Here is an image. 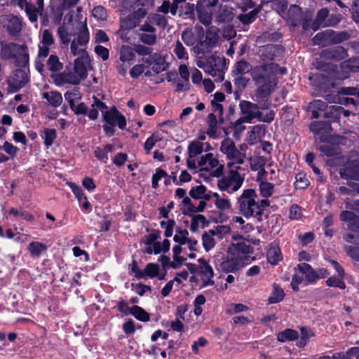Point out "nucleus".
Wrapping results in <instances>:
<instances>
[{"label": "nucleus", "instance_id": "obj_1", "mask_svg": "<svg viewBox=\"0 0 359 359\" xmlns=\"http://www.w3.org/2000/svg\"><path fill=\"white\" fill-rule=\"evenodd\" d=\"M226 155L229 162L228 177H226V191L232 194L238 190L243 182V177L238 172L239 165L243 162V155L236 149L232 141L226 139Z\"/></svg>", "mask_w": 359, "mask_h": 359}, {"label": "nucleus", "instance_id": "obj_2", "mask_svg": "<svg viewBox=\"0 0 359 359\" xmlns=\"http://www.w3.org/2000/svg\"><path fill=\"white\" fill-rule=\"evenodd\" d=\"M238 200L240 211L245 217H254L258 222L263 220V208L269 206L268 200L259 201L252 189L244 190Z\"/></svg>", "mask_w": 359, "mask_h": 359}, {"label": "nucleus", "instance_id": "obj_3", "mask_svg": "<svg viewBox=\"0 0 359 359\" xmlns=\"http://www.w3.org/2000/svg\"><path fill=\"white\" fill-rule=\"evenodd\" d=\"M1 56L4 60H13L17 67L29 70V54L26 44H19L15 42L1 43Z\"/></svg>", "mask_w": 359, "mask_h": 359}, {"label": "nucleus", "instance_id": "obj_4", "mask_svg": "<svg viewBox=\"0 0 359 359\" xmlns=\"http://www.w3.org/2000/svg\"><path fill=\"white\" fill-rule=\"evenodd\" d=\"M217 8L219 11V21L224 22V9L222 10L219 0H199L196 6L198 20L204 25H209Z\"/></svg>", "mask_w": 359, "mask_h": 359}, {"label": "nucleus", "instance_id": "obj_5", "mask_svg": "<svg viewBox=\"0 0 359 359\" xmlns=\"http://www.w3.org/2000/svg\"><path fill=\"white\" fill-rule=\"evenodd\" d=\"M242 111L241 122L251 123L252 120L257 118L259 121L269 123L274 118V113L272 111L267 112L265 115L259 111V109H264L268 107L267 104L264 103L260 107L248 101H242L240 103Z\"/></svg>", "mask_w": 359, "mask_h": 359}, {"label": "nucleus", "instance_id": "obj_6", "mask_svg": "<svg viewBox=\"0 0 359 359\" xmlns=\"http://www.w3.org/2000/svg\"><path fill=\"white\" fill-rule=\"evenodd\" d=\"M226 260V272L238 270L245 265L250 264L251 259L243 250V245L238 243L229 248Z\"/></svg>", "mask_w": 359, "mask_h": 359}, {"label": "nucleus", "instance_id": "obj_7", "mask_svg": "<svg viewBox=\"0 0 359 359\" xmlns=\"http://www.w3.org/2000/svg\"><path fill=\"white\" fill-rule=\"evenodd\" d=\"M219 29L211 26L208 27L205 33V40H203L204 36V32L203 28L198 31V38L200 41L197 43L194 47V52L199 55H204L205 53H210L212 48L215 47L217 44L219 39Z\"/></svg>", "mask_w": 359, "mask_h": 359}, {"label": "nucleus", "instance_id": "obj_8", "mask_svg": "<svg viewBox=\"0 0 359 359\" xmlns=\"http://www.w3.org/2000/svg\"><path fill=\"white\" fill-rule=\"evenodd\" d=\"M103 120L105 123L103 125V130L107 137H112L115 133V126L123 130L126 126V117L114 106L109 110L103 113Z\"/></svg>", "mask_w": 359, "mask_h": 359}, {"label": "nucleus", "instance_id": "obj_9", "mask_svg": "<svg viewBox=\"0 0 359 359\" xmlns=\"http://www.w3.org/2000/svg\"><path fill=\"white\" fill-rule=\"evenodd\" d=\"M350 34L347 32H335L332 29H326L317 33L313 38L315 45L326 46L337 44L348 40Z\"/></svg>", "mask_w": 359, "mask_h": 359}, {"label": "nucleus", "instance_id": "obj_10", "mask_svg": "<svg viewBox=\"0 0 359 359\" xmlns=\"http://www.w3.org/2000/svg\"><path fill=\"white\" fill-rule=\"evenodd\" d=\"M30 81L29 70L18 67L13 70L7 79L8 93H14L24 88Z\"/></svg>", "mask_w": 359, "mask_h": 359}, {"label": "nucleus", "instance_id": "obj_11", "mask_svg": "<svg viewBox=\"0 0 359 359\" xmlns=\"http://www.w3.org/2000/svg\"><path fill=\"white\" fill-rule=\"evenodd\" d=\"M257 85L256 95L259 97H265L273 92L277 85V80L274 74H266V72L260 74L255 78Z\"/></svg>", "mask_w": 359, "mask_h": 359}, {"label": "nucleus", "instance_id": "obj_12", "mask_svg": "<svg viewBox=\"0 0 359 359\" xmlns=\"http://www.w3.org/2000/svg\"><path fill=\"white\" fill-rule=\"evenodd\" d=\"M70 49L73 55L75 56L80 55V56H79L74 60V70L75 74L84 79L87 76V69L86 67V63L90 60L88 53L86 49L77 48L75 41H72L71 42Z\"/></svg>", "mask_w": 359, "mask_h": 359}, {"label": "nucleus", "instance_id": "obj_13", "mask_svg": "<svg viewBox=\"0 0 359 359\" xmlns=\"http://www.w3.org/2000/svg\"><path fill=\"white\" fill-rule=\"evenodd\" d=\"M22 29L21 19L14 15H11L8 20L6 31L12 36H18Z\"/></svg>", "mask_w": 359, "mask_h": 359}, {"label": "nucleus", "instance_id": "obj_14", "mask_svg": "<svg viewBox=\"0 0 359 359\" xmlns=\"http://www.w3.org/2000/svg\"><path fill=\"white\" fill-rule=\"evenodd\" d=\"M340 219L348 222V229L352 231H357L359 228V217L353 212L342 211Z\"/></svg>", "mask_w": 359, "mask_h": 359}, {"label": "nucleus", "instance_id": "obj_15", "mask_svg": "<svg viewBox=\"0 0 359 359\" xmlns=\"http://www.w3.org/2000/svg\"><path fill=\"white\" fill-rule=\"evenodd\" d=\"M322 55L327 59L340 60L347 57V52L344 47L337 46L323 50Z\"/></svg>", "mask_w": 359, "mask_h": 359}, {"label": "nucleus", "instance_id": "obj_16", "mask_svg": "<svg viewBox=\"0 0 359 359\" xmlns=\"http://www.w3.org/2000/svg\"><path fill=\"white\" fill-rule=\"evenodd\" d=\"M341 177L359 181V161H354L340 170Z\"/></svg>", "mask_w": 359, "mask_h": 359}, {"label": "nucleus", "instance_id": "obj_17", "mask_svg": "<svg viewBox=\"0 0 359 359\" xmlns=\"http://www.w3.org/2000/svg\"><path fill=\"white\" fill-rule=\"evenodd\" d=\"M198 273L206 278V279L203 278L202 287L214 285V281L212 280L214 272L212 266L210 264L199 266Z\"/></svg>", "mask_w": 359, "mask_h": 359}, {"label": "nucleus", "instance_id": "obj_18", "mask_svg": "<svg viewBox=\"0 0 359 359\" xmlns=\"http://www.w3.org/2000/svg\"><path fill=\"white\" fill-rule=\"evenodd\" d=\"M295 270H298L299 273L305 275L306 278L310 282L316 281V271L308 264H299Z\"/></svg>", "mask_w": 359, "mask_h": 359}, {"label": "nucleus", "instance_id": "obj_19", "mask_svg": "<svg viewBox=\"0 0 359 359\" xmlns=\"http://www.w3.org/2000/svg\"><path fill=\"white\" fill-rule=\"evenodd\" d=\"M42 98L46 100L53 107H59L62 102V96L57 91L43 92L42 93Z\"/></svg>", "mask_w": 359, "mask_h": 359}, {"label": "nucleus", "instance_id": "obj_20", "mask_svg": "<svg viewBox=\"0 0 359 359\" xmlns=\"http://www.w3.org/2000/svg\"><path fill=\"white\" fill-rule=\"evenodd\" d=\"M260 57L264 62L271 61L274 59L278 52V47L274 45L263 46L260 50Z\"/></svg>", "mask_w": 359, "mask_h": 359}, {"label": "nucleus", "instance_id": "obj_21", "mask_svg": "<svg viewBox=\"0 0 359 359\" xmlns=\"http://www.w3.org/2000/svg\"><path fill=\"white\" fill-rule=\"evenodd\" d=\"M130 312V315L140 322L147 323L150 320V314L140 306L133 305Z\"/></svg>", "mask_w": 359, "mask_h": 359}, {"label": "nucleus", "instance_id": "obj_22", "mask_svg": "<svg viewBox=\"0 0 359 359\" xmlns=\"http://www.w3.org/2000/svg\"><path fill=\"white\" fill-rule=\"evenodd\" d=\"M120 60L122 62H130L135 60V50L128 45H123L120 48Z\"/></svg>", "mask_w": 359, "mask_h": 359}, {"label": "nucleus", "instance_id": "obj_23", "mask_svg": "<svg viewBox=\"0 0 359 359\" xmlns=\"http://www.w3.org/2000/svg\"><path fill=\"white\" fill-rule=\"evenodd\" d=\"M310 130L316 135L327 133L331 130V126L327 121H315L311 123Z\"/></svg>", "mask_w": 359, "mask_h": 359}, {"label": "nucleus", "instance_id": "obj_24", "mask_svg": "<svg viewBox=\"0 0 359 359\" xmlns=\"http://www.w3.org/2000/svg\"><path fill=\"white\" fill-rule=\"evenodd\" d=\"M318 149L322 154L329 157H339L341 154L340 148L337 145L325 144L320 146Z\"/></svg>", "mask_w": 359, "mask_h": 359}, {"label": "nucleus", "instance_id": "obj_25", "mask_svg": "<svg viewBox=\"0 0 359 359\" xmlns=\"http://www.w3.org/2000/svg\"><path fill=\"white\" fill-rule=\"evenodd\" d=\"M327 107V103L320 100H315L309 104V108L311 110L312 116L315 118L319 117V111H324Z\"/></svg>", "mask_w": 359, "mask_h": 359}, {"label": "nucleus", "instance_id": "obj_26", "mask_svg": "<svg viewBox=\"0 0 359 359\" xmlns=\"http://www.w3.org/2000/svg\"><path fill=\"white\" fill-rule=\"evenodd\" d=\"M282 259L281 252L277 245L271 246L267 252V259L272 264H276Z\"/></svg>", "mask_w": 359, "mask_h": 359}, {"label": "nucleus", "instance_id": "obj_27", "mask_svg": "<svg viewBox=\"0 0 359 359\" xmlns=\"http://www.w3.org/2000/svg\"><path fill=\"white\" fill-rule=\"evenodd\" d=\"M90 39V34L86 26V24H84L82 26V29L78 33V36L76 39L74 41H76V48H78V46H86Z\"/></svg>", "mask_w": 359, "mask_h": 359}, {"label": "nucleus", "instance_id": "obj_28", "mask_svg": "<svg viewBox=\"0 0 359 359\" xmlns=\"http://www.w3.org/2000/svg\"><path fill=\"white\" fill-rule=\"evenodd\" d=\"M207 121H208V126L207 134L209 137L215 138L216 132H217V123H218L216 115L214 113H210L208 116Z\"/></svg>", "mask_w": 359, "mask_h": 359}, {"label": "nucleus", "instance_id": "obj_29", "mask_svg": "<svg viewBox=\"0 0 359 359\" xmlns=\"http://www.w3.org/2000/svg\"><path fill=\"white\" fill-rule=\"evenodd\" d=\"M47 67L50 72H57L63 69V64L56 55H50L47 60Z\"/></svg>", "mask_w": 359, "mask_h": 359}, {"label": "nucleus", "instance_id": "obj_30", "mask_svg": "<svg viewBox=\"0 0 359 359\" xmlns=\"http://www.w3.org/2000/svg\"><path fill=\"white\" fill-rule=\"evenodd\" d=\"M47 250L44 243L39 241H32L29 244L28 250L32 256L39 257L43 252Z\"/></svg>", "mask_w": 359, "mask_h": 359}, {"label": "nucleus", "instance_id": "obj_31", "mask_svg": "<svg viewBox=\"0 0 359 359\" xmlns=\"http://www.w3.org/2000/svg\"><path fill=\"white\" fill-rule=\"evenodd\" d=\"M43 135L42 136L43 139L44 145L49 148L51 147L57 138V132L55 129L50 128H45L43 130Z\"/></svg>", "mask_w": 359, "mask_h": 359}, {"label": "nucleus", "instance_id": "obj_32", "mask_svg": "<svg viewBox=\"0 0 359 359\" xmlns=\"http://www.w3.org/2000/svg\"><path fill=\"white\" fill-rule=\"evenodd\" d=\"M160 267L156 263H148L143 271L144 278L149 277L150 278H156L158 276Z\"/></svg>", "mask_w": 359, "mask_h": 359}, {"label": "nucleus", "instance_id": "obj_33", "mask_svg": "<svg viewBox=\"0 0 359 359\" xmlns=\"http://www.w3.org/2000/svg\"><path fill=\"white\" fill-rule=\"evenodd\" d=\"M209 232L211 235H209L206 232L202 235L203 246L206 252H209L212 250L215 245V242L212 238V236L215 235V231L214 230H210Z\"/></svg>", "mask_w": 359, "mask_h": 359}, {"label": "nucleus", "instance_id": "obj_34", "mask_svg": "<svg viewBox=\"0 0 359 359\" xmlns=\"http://www.w3.org/2000/svg\"><path fill=\"white\" fill-rule=\"evenodd\" d=\"M25 10L29 20L32 22H36L38 19V14L42 15L43 13V11H41L40 9H39L32 3L27 4Z\"/></svg>", "mask_w": 359, "mask_h": 359}, {"label": "nucleus", "instance_id": "obj_35", "mask_svg": "<svg viewBox=\"0 0 359 359\" xmlns=\"http://www.w3.org/2000/svg\"><path fill=\"white\" fill-rule=\"evenodd\" d=\"M154 65L152 66V71L158 74L163 71H165L168 67V64L165 60L160 54L158 55L156 60H154Z\"/></svg>", "mask_w": 359, "mask_h": 359}, {"label": "nucleus", "instance_id": "obj_36", "mask_svg": "<svg viewBox=\"0 0 359 359\" xmlns=\"http://www.w3.org/2000/svg\"><path fill=\"white\" fill-rule=\"evenodd\" d=\"M298 332L292 329H286L278 334V340L281 342L292 341L297 339Z\"/></svg>", "mask_w": 359, "mask_h": 359}, {"label": "nucleus", "instance_id": "obj_37", "mask_svg": "<svg viewBox=\"0 0 359 359\" xmlns=\"http://www.w3.org/2000/svg\"><path fill=\"white\" fill-rule=\"evenodd\" d=\"M285 296L283 290L278 285H273V290L269 298V304H276L280 302Z\"/></svg>", "mask_w": 359, "mask_h": 359}, {"label": "nucleus", "instance_id": "obj_38", "mask_svg": "<svg viewBox=\"0 0 359 359\" xmlns=\"http://www.w3.org/2000/svg\"><path fill=\"white\" fill-rule=\"evenodd\" d=\"M182 39L187 46H194L200 41L198 34L196 36L191 31H184L182 34Z\"/></svg>", "mask_w": 359, "mask_h": 359}, {"label": "nucleus", "instance_id": "obj_39", "mask_svg": "<svg viewBox=\"0 0 359 359\" xmlns=\"http://www.w3.org/2000/svg\"><path fill=\"white\" fill-rule=\"evenodd\" d=\"M203 151V144L200 142L192 141L188 147V152L190 158L201 154Z\"/></svg>", "mask_w": 359, "mask_h": 359}, {"label": "nucleus", "instance_id": "obj_40", "mask_svg": "<svg viewBox=\"0 0 359 359\" xmlns=\"http://www.w3.org/2000/svg\"><path fill=\"white\" fill-rule=\"evenodd\" d=\"M272 7L276 10L282 17L287 9L288 2L286 0H273L271 1Z\"/></svg>", "mask_w": 359, "mask_h": 359}, {"label": "nucleus", "instance_id": "obj_41", "mask_svg": "<svg viewBox=\"0 0 359 359\" xmlns=\"http://www.w3.org/2000/svg\"><path fill=\"white\" fill-rule=\"evenodd\" d=\"M274 186L273 184L266 181L259 182V190L262 196L264 198L271 196L273 191Z\"/></svg>", "mask_w": 359, "mask_h": 359}, {"label": "nucleus", "instance_id": "obj_42", "mask_svg": "<svg viewBox=\"0 0 359 359\" xmlns=\"http://www.w3.org/2000/svg\"><path fill=\"white\" fill-rule=\"evenodd\" d=\"M259 11V9L255 8L248 13L240 14L238 18L240 20V21H241L243 24L248 25L255 20L256 15L258 14Z\"/></svg>", "mask_w": 359, "mask_h": 359}, {"label": "nucleus", "instance_id": "obj_43", "mask_svg": "<svg viewBox=\"0 0 359 359\" xmlns=\"http://www.w3.org/2000/svg\"><path fill=\"white\" fill-rule=\"evenodd\" d=\"M207 191L206 187L201 184L192 187L189 191V196L194 199H201L203 194Z\"/></svg>", "mask_w": 359, "mask_h": 359}, {"label": "nucleus", "instance_id": "obj_44", "mask_svg": "<svg viewBox=\"0 0 359 359\" xmlns=\"http://www.w3.org/2000/svg\"><path fill=\"white\" fill-rule=\"evenodd\" d=\"M326 285L329 287H336L342 290L346 288V284L343 278H341L339 276H331L328 278L326 280Z\"/></svg>", "mask_w": 359, "mask_h": 359}, {"label": "nucleus", "instance_id": "obj_45", "mask_svg": "<svg viewBox=\"0 0 359 359\" xmlns=\"http://www.w3.org/2000/svg\"><path fill=\"white\" fill-rule=\"evenodd\" d=\"M294 183L295 188L297 189H303L306 188L309 184V181L304 173H298L295 177Z\"/></svg>", "mask_w": 359, "mask_h": 359}, {"label": "nucleus", "instance_id": "obj_46", "mask_svg": "<svg viewBox=\"0 0 359 359\" xmlns=\"http://www.w3.org/2000/svg\"><path fill=\"white\" fill-rule=\"evenodd\" d=\"M156 34L155 33H140L139 34V39L144 44L151 46L156 42Z\"/></svg>", "mask_w": 359, "mask_h": 359}, {"label": "nucleus", "instance_id": "obj_47", "mask_svg": "<svg viewBox=\"0 0 359 359\" xmlns=\"http://www.w3.org/2000/svg\"><path fill=\"white\" fill-rule=\"evenodd\" d=\"M69 187L79 202H82L83 199H86V196L80 186L76 185L73 182H70L69 183Z\"/></svg>", "mask_w": 359, "mask_h": 359}, {"label": "nucleus", "instance_id": "obj_48", "mask_svg": "<svg viewBox=\"0 0 359 359\" xmlns=\"http://www.w3.org/2000/svg\"><path fill=\"white\" fill-rule=\"evenodd\" d=\"M174 53L176 55V56L177 57L178 59H186L187 60L189 56H188V53L185 49V48L184 47V46L182 45V43L180 41H177L176 42V44H175V48H174Z\"/></svg>", "mask_w": 359, "mask_h": 359}, {"label": "nucleus", "instance_id": "obj_49", "mask_svg": "<svg viewBox=\"0 0 359 359\" xmlns=\"http://www.w3.org/2000/svg\"><path fill=\"white\" fill-rule=\"evenodd\" d=\"M250 70V65L245 61H240L235 66L233 72L236 74H244Z\"/></svg>", "mask_w": 359, "mask_h": 359}, {"label": "nucleus", "instance_id": "obj_50", "mask_svg": "<svg viewBox=\"0 0 359 359\" xmlns=\"http://www.w3.org/2000/svg\"><path fill=\"white\" fill-rule=\"evenodd\" d=\"M0 150H4L11 157H15L18 151V148L8 142H5L3 146H0Z\"/></svg>", "mask_w": 359, "mask_h": 359}, {"label": "nucleus", "instance_id": "obj_51", "mask_svg": "<svg viewBox=\"0 0 359 359\" xmlns=\"http://www.w3.org/2000/svg\"><path fill=\"white\" fill-rule=\"evenodd\" d=\"M265 128L264 126L257 125L252 128L251 130L250 137L256 140L257 138H261L265 135Z\"/></svg>", "mask_w": 359, "mask_h": 359}, {"label": "nucleus", "instance_id": "obj_52", "mask_svg": "<svg viewBox=\"0 0 359 359\" xmlns=\"http://www.w3.org/2000/svg\"><path fill=\"white\" fill-rule=\"evenodd\" d=\"M248 310V307L243 304H230L226 312L233 314Z\"/></svg>", "mask_w": 359, "mask_h": 359}, {"label": "nucleus", "instance_id": "obj_53", "mask_svg": "<svg viewBox=\"0 0 359 359\" xmlns=\"http://www.w3.org/2000/svg\"><path fill=\"white\" fill-rule=\"evenodd\" d=\"M212 110L214 113L219 114V123H223L224 118L223 116V106L222 104L216 102L215 101H211Z\"/></svg>", "mask_w": 359, "mask_h": 359}, {"label": "nucleus", "instance_id": "obj_54", "mask_svg": "<svg viewBox=\"0 0 359 359\" xmlns=\"http://www.w3.org/2000/svg\"><path fill=\"white\" fill-rule=\"evenodd\" d=\"M93 15L98 20H105L107 16V10L102 6H97L93 9Z\"/></svg>", "mask_w": 359, "mask_h": 359}, {"label": "nucleus", "instance_id": "obj_55", "mask_svg": "<svg viewBox=\"0 0 359 359\" xmlns=\"http://www.w3.org/2000/svg\"><path fill=\"white\" fill-rule=\"evenodd\" d=\"M160 231L158 230H153L151 233L144 236V243L147 245H151L156 242V241L160 238Z\"/></svg>", "mask_w": 359, "mask_h": 359}, {"label": "nucleus", "instance_id": "obj_56", "mask_svg": "<svg viewBox=\"0 0 359 359\" xmlns=\"http://www.w3.org/2000/svg\"><path fill=\"white\" fill-rule=\"evenodd\" d=\"M95 53L98 57H101L103 61H106L109 59V51L108 48L101 45H97L95 47Z\"/></svg>", "mask_w": 359, "mask_h": 359}, {"label": "nucleus", "instance_id": "obj_57", "mask_svg": "<svg viewBox=\"0 0 359 359\" xmlns=\"http://www.w3.org/2000/svg\"><path fill=\"white\" fill-rule=\"evenodd\" d=\"M152 21L162 29H165L168 25L167 18L164 15L160 14H154L152 16Z\"/></svg>", "mask_w": 359, "mask_h": 359}, {"label": "nucleus", "instance_id": "obj_58", "mask_svg": "<svg viewBox=\"0 0 359 359\" xmlns=\"http://www.w3.org/2000/svg\"><path fill=\"white\" fill-rule=\"evenodd\" d=\"M128 155L125 153H118L114 156L112 158V162L118 167H121L125 164V163L128 161Z\"/></svg>", "mask_w": 359, "mask_h": 359}, {"label": "nucleus", "instance_id": "obj_59", "mask_svg": "<svg viewBox=\"0 0 359 359\" xmlns=\"http://www.w3.org/2000/svg\"><path fill=\"white\" fill-rule=\"evenodd\" d=\"M57 34L60 39L61 43L65 45H68L71 39L68 32L64 27H59L57 29Z\"/></svg>", "mask_w": 359, "mask_h": 359}, {"label": "nucleus", "instance_id": "obj_60", "mask_svg": "<svg viewBox=\"0 0 359 359\" xmlns=\"http://www.w3.org/2000/svg\"><path fill=\"white\" fill-rule=\"evenodd\" d=\"M76 115L86 116L88 112V107L84 102H80L77 105L75 104L72 108H70Z\"/></svg>", "mask_w": 359, "mask_h": 359}, {"label": "nucleus", "instance_id": "obj_61", "mask_svg": "<svg viewBox=\"0 0 359 359\" xmlns=\"http://www.w3.org/2000/svg\"><path fill=\"white\" fill-rule=\"evenodd\" d=\"M135 53H137L139 55L146 56L149 55L152 53L153 48L147 47L144 45L136 44L134 46Z\"/></svg>", "mask_w": 359, "mask_h": 359}, {"label": "nucleus", "instance_id": "obj_62", "mask_svg": "<svg viewBox=\"0 0 359 359\" xmlns=\"http://www.w3.org/2000/svg\"><path fill=\"white\" fill-rule=\"evenodd\" d=\"M344 250L351 258L359 262V248L346 245Z\"/></svg>", "mask_w": 359, "mask_h": 359}, {"label": "nucleus", "instance_id": "obj_63", "mask_svg": "<svg viewBox=\"0 0 359 359\" xmlns=\"http://www.w3.org/2000/svg\"><path fill=\"white\" fill-rule=\"evenodd\" d=\"M123 330L126 334L130 335L135 332V324L133 319H128L123 325Z\"/></svg>", "mask_w": 359, "mask_h": 359}, {"label": "nucleus", "instance_id": "obj_64", "mask_svg": "<svg viewBox=\"0 0 359 359\" xmlns=\"http://www.w3.org/2000/svg\"><path fill=\"white\" fill-rule=\"evenodd\" d=\"M144 65H135L130 69V75L133 79H137L144 72Z\"/></svg>", "mask_w": 359, "mask_h": 359}]
</instances>
